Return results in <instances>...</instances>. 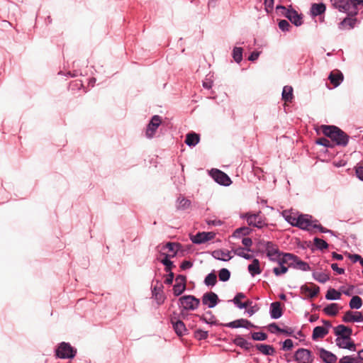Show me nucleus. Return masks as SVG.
<instances>
[{"mask_svg":"<svg viewBox=\"0 0 363 363\" xmlns=\"http://www.w3.org/2000/svg\"><path fill=\"white\" fill-rule=\"evenodd\" d=\"M248 271L252 277L259 274L262 272L259 262L257 259H254L252 262L248 265Z\"/></svg>","mask_w":363,"mask_h":363,"instance_id":"473e14b6","label":"nucleus"},{"mask_svg":"<svg viewBox=\"0 0 363 363\" xmlns=\"http://www.w3.org/2000/svg\"><path fill=\"white\" fill-rule=\"evenodd\" d=\"M162 123V118L158 115H155L152 117L151 120L147 125L145 129V137L148 139H152L155 137L157 128Z\"/></svg>","mask_w":363,"mask_h":363,"instance_id":"6e6552de","label":"nucleus"},{"mask_svg":"<svg viewBox=\"0 0 363 363\" xmlns=\"http://www.w3.org/2000/svg\"><path fill=\"white\" fill-rule=\"evenodd\" d=\"M202 303L207 306L209 308H214L219 302L218 295L213 292H206L202 296Z\"/></svg>","mask_w":363,"mask_h":363,"instance_id":"ddd939ff","label":"nucleus"},{"mask_svg":"<svg viewBox=\"0 0 363 363\" xmlns=\"http://www.w3.org/2000/svg\"><path fill=\"white\" fill-rule=\"evenodd\" d=\"M323 134L330 138L336 145L345 147L347 145L350 137L342 130L335 125H322L320 127Z\"/></svg>","mask_w":363,"mask_h":363,"instance_id":"f257e3e1","label":"nucleus"},{"mask_svg":"<svg viewBox=\"0 0 363 363\" xmlns=\"http://www.w3.org/2000/svg\"><path fill=\"white\" fill-rule=\"evenodd\" d=\"M328 330L323 326H316L313 328L312 338L313 340H317L319 338H323L328 333Z\"/></svg>","mask_w":363,"mask_h":363,"instance_id":"c85d7f7f","label":"nucleus"},{"mask_svg":"<svg viewBox=\"0 0 363 363\" xmlns=\"http://www.w3.org/2000/svg\"><path fill=\"white\" fill-rule=\"evenodd\" d=\"M208 225L220 226L223 225V221L218 219H209L206 220Z\"/></svg>","mask_w":363,"mask_h":363,"instance_id":"0e129e2a","label":"nucleus"},{"mask_svg":"<svg viewBox=\"0 0 363 363\" xmlns=\"http://www.w3.org/2000/svg\"><path fill=\"white\" fill-rule=\"evenodd\" d=\"M247 224L257 228H262L264 225H266L265 223L262 218L260 212L257 213H252L251 216L247 217Z\"/></svg>","mask_w":363,"mask_h":363,"instance_id":"dca6fc26","label":"nucleus"},{"mask_svg":"<svg viewBox=\"0 0 363 363\" xmlns=\"http://www.w3.org/2000/svg\"><path fill=\"white\" fill-rule=\"evenodd\" d=\"M334 4L340 12L355 17L363 7V0H335Z\"/></svg>","mask_w":363,"mask_h":363,"instance_id":"f03ea898","label":"nucleus"},{"mask_svg":"<svg viewBox=\"0 0 363 363\" xmlns=\"http://www.w3.org/2000/svg\"><path fill=\"white\" fill-rule=\"evenodd\" d=\"M357 22V19L355 17L348 16L339 23L338 27L340 29L351 30L354 28Z\"/></svg>","mask_w":363,"mask_h":363,"instance_id":"412c9836","label":"nucleus"},{"mask_svg":"<svg viewBox=\"0 0 363 363\" xmlns=\"http://www.w3.org/2000/svg\"><path fill=\"white\" fill-rule=\"evenodd\" d=\"M291 27V25L286 20L283 19L279 21V28L281 30L284 32L289 31Z\"/></svg>","mask_w":363,"mask_h":363,"instance_id":"5fc2aeb1","label":"nucleus"},{"mask_svg":"<svg viewBox=\"0 0 363 363\" xmlns=\"http://www.w3.org/2000/svg\"><path fill=\"white\" fill-rule=\"evenodd\" d=\"M218 278L220 281H228L230 278V272L226 268H222L218 272Z\"/></svg>","mask_w":363,"mask_h":363,"instance_id":"c03bdc74","label":"nucleus"},{"mask_svg":"<svg viewBox=\"0 0 363 363\" xmlns=\"http://www.w3.org/2000/svg\"><path fill=\"white\" fill-rule=\"evenodd\" d=\"M257 350L264 355H273L275 353V350L272 345L264 344H257Z\"/></svg>","mask_w":363,"mask_h":363,"instance_id":"7c9ffc66","label":"nucleus"},{"mask_svg":"<svg viewBox=\"0 0 363 363\" xmlns=\"http://www.w3.org/2000/svg\"><path fill=\"white\" fill-rule=\"evenodd\" d=\"M294 359L298 363H311L313 361L311 351L304 348L296 351Z\"/></svg>","mask_w":363,"mask_h":363,"instance_id":"1a4fd4ad","label":"nucleus"},{"mask_svg":"<svg viewBox=\"0 0 363 363\" xmlns=\"http://www.w3.org/2000/svg\"><path fill=\"white\" fill-rule=\"evenodd\" d=\"M319 357L325 363H335L337 357L333 352L320 347L318 348Z\"/></svg>","mask_w":363,"mask_h":363,"instance_id":"f3484780","label":"nucleus"},{"mask_svg":"<svg viewBox=\"0 0 363 363\" xmlns=\"http://www.w3.org/2000/svg\"><path fill=\"white\" fill-rule=\"evenodd\" d=\"M245 298V295L243 294V293H241V292H239L238 293L233 301L234 303V304L240 309H243V308H246L247 307H248L249 306H250L252 304V301H247L246 302H241L240 301V299H242V298Z\"/></svg>","mask_w":363,"mask_h":363,"instance_id":"b1692460","label":"nucleus"},{"mask_svg":"<svg viewBox=\"0 0 363 363\" xmlns=\"http://www.w3.org/2000/svg\"><path fill=\"white\" fill-rule=\"evenodd\" d=\"M340 293L335 289H330L328 290L325 294V298L327 300H338L340 298Z\"/></svg>","mask_w":363,"mask_h":363,"instance_id":"79ce46f5","label":"nucleus"},{"mask_svg":"<svg viewBox=\"0 0 363 363\" xmlns=\"http://www.w3.org/2000/svg\"><path fill=\"white\" fill-rule=\"evenodd\" d=\"M55 352L56 357L60 359H73L77 354V349L65 342L58 344Z\"/></svg>","mask_w":363,"mask_h":363,"instance_id":"7ed1b4c3","label":"nucleus"},{"mask_svg":"<svg viewBox=\"0 0 363 363\" xmlns=\"http://www.w3.org/2000/svg\"><path fill=\"white\" fill-rule=\"evenodd\" d=\"M264 246L265 248L267 256L268 257L269 259L272 262L277 259V258L281 253L277 245L273 243L272 242L267 241L264 242Z\"/></svg>","mask_w":363,"mask_h":363,"instance_id":"9b49d317","label":"nucleus"},{"mask_svg":"<svg viewBox=\"0 0 363 363\" xmlns=\"http://www.w3.org/2000/svg\"><path fill=\"white\" fill-rule=\"evenodd\" d=\"M209 174L212 179L220 185L228 186L232 183L229 176L218 169H212L209 172Z\"/></svg>","mask_w":363,"mask_h":363,"instance_id":"0eeeda50","label":"nucleus"},{"mask_svg":"<svg viewBox=\"0 0 363 363\" xmlns=\"http://www.w3.org/2000/svg\"><path fill=\"white\" fill-rule=\"evenodd\" d=\"M349 306L351 309H359L362 306V300L359 296H354L350 299Z\"/></svg>","mask_w":363,"mask_h":363,"instance_id":"a19ab883","label":"nucleus"},{"mask_svg":"<svg viewBox=\"0 0 363 363\" xmlns=\"http://www.w3.org/2000/svg\"><path fill=\"white\" fill-rule=\"evenodd\" d=\"M355 172L357 178L363 182V166L357 167Z\"/></svg>","mask_w":363,"mask_h":363,"instance_id":"774afa93","label":"nucleus"},{"mask_svg":"<svg viewBox=\"0 0 363 363\" xmlns=\"http://www.w3.org/2000/svg\"><path fill=\"white\" fill-rule=\"evenodd\" d=\"M243 50L240 47H235L233 50V58L237 63H240L242 60Z\"/></svg>","mask_w":363,"mask_h":363,"instance_id":"37998d69","label":"nucleus"},{"mask_svg":"<svg viewBox=\"0 0 363 363\" xmlns=\"http://www.w3.org/2000/svg\"><path fill=\"white\" fill-rule=\"evenodd\" d=\"M192 267H193V263L189 260H184L180 264V267L182 270L191 269Z\"/></svg>","mask_w":363,"mask_h":363,"instance_id":"e2e57ef3","label":"nucleus"},{"mask_svg":"<svg viewBox=\"0 0 363 363\" xmlns=\"http://www.w3.org/2000/svg\"><path fill=\"white\" fill-rule=\"evenodd\" d=\"M212 257L218 260L228 262L233 258L231 253L228 250H216L212 252Z\"/></svg>","mask_w":363,"mask_h":363,"instance_id":"6ab92c4d","label":"nucleus"},{"mask_svg":"<svg viewBox=\"0 0 363 363\" xmlns=\"http://www.w3.org/2000/svg\"><path fill=\"white\" fill-rule=\"evenodd\" d=\"M242 243L245 246V250H247V252L251 251V250L250 248L252 245V240L251 238H242Z\"/></svg>","mask_w":363,"mask_h":363,"instance_id":"13d9d810","label":"nucleus"},{"mask_svg":"<svg viewBox=\"0 0 363 363\" xmlns=\"http://www.w3.org/2000/svg\"><path fill=\"white\" fill-rule=\"evenodd\" d=\"M312 276L315 281L322 284L327 282L330 279V277L328 274L320 272H313L312 273Z\"/></svg>","mask_w":363,"mask_h":363,"instance_id":"e433bc0d","label":"nucleus"},{"mask_svg":"<svg viewBox=\"0 0 363 363\" xmlns=\"http://www.w3.org/2000/svg\"><path fill=\"white\" fill-rule=\"evenodd\" d=\"M156 284L152 287V297L156 300L158 304H161L164 301V296L163 294V284L159 280L155 281Z\"/></svg>","mask_w":363,"mask_h":363,"instance_id":"f8f14e48","label":"nucleus"},{"mask_svg":"<svg viewBox=\"0 0 363 363\" xmlns=\"http://www.w3.org/2000/svg\"><path fill=\"white\" fill-rule=\"evenodd\" d=\"M342 321L345 323H362L363 322V315L359 311L353 313L351 311H347L342 317Z\"/></svg>","mask_w":363,"mask_h":363,"instance_id":"2eb2a0df","label":"nucleus"},{"mask_svg":"<svg viewBox=\"0 0 363 363\" xmlns=\"http://www.w3.org/2000/svg\"><path fill=\"white\" fill-rule=\"evenodd\" d=\"M233 342L237 346H238L245 350H249L250 349V347H252V343L247 341L241 335H237L235 337Z\"/></svg>","mask_w":363,"mask_h":363,"instance_id":"c756f323","label":"nucleus"},{"mask_svg":"<svg viewBox=\"0 0 363 363\" xmlns=\"http://www.w3.org/2000/svg\"><path fill=\"white\" fill-rule=\"evenodd\" d=\"M171 323L173 328L178 336H183L186 333L185 324L180 320H176L175 318H171Z\"/></svg>","mask_w":363,"mask_h":363,"instance_id":"a211bd4d","label":"nucleus"},{"mask_svg":"<svg viewBox=\"0 0 363 363\" xmlns=\"http://www.w3.org/2000/svg\"><path fill=\"white\" fill-rule=\"evenodd\" d=\"M316 144L326 147H333V144L326 138H320L316 140Z\"/></svg>","mask_w":363,"mask_h":363,"instance_id":"603ef678","label":"nucleus"},{"mask_svg":"<svg viewBox=\"0 0 363 363\" xmlns=\"http://www.w3.org/2000/svg\"><path fill=\"white\" fill-rule=\"evenodd\" d=\"M289 267H292L296 269H299L303 272H307L311 270V267L309 264L300 259V258L297 256L296 259H295L294 262H290L289 263Z\"/></svg>","mask_w":363,"mask_h":363,"instance_id":"5701e85b","label":"nucleus"},{"mask_svg":"<svg viewBox=\"0 0 363 363\" xmlns=\"http://www.w3.org/2000/svg\"><path fill=\"white\" fill-rule=\"evenodd\" d=\"M334 334L337 336L336 339L350 340L352 334V330L345 325H338L334 328Z\"/></svg>","mask_w":363,"mask_h":363,"instance_id":"9d476101","label":"nucleus"},{"mask_svg":"<svg viewBox=\"0 0 363 363\" xmlns=\"http://www.w3.org/2000/svg\"><path fill=\"white\" fill-rule=\"evenodd\" d=\"M274 262H277L280 266H284V264H287L285 257H284L283 252H281L279 257Z\"/></svg>","mask_w":363,"mask_h":363,"instance_id":"69168bd1","label":"nucleus"},{"mask_svg":"<svg viewBox=\"0 0 363 363\" xmlns=\"http://www.w3.org/2000/svg\"><path fill=\"white\" fill-rule=\"evenodd\" d=\"M177 203V208L179 210L187 209L191 206L190 200H189L183 196L178 197Z\"/></svg>","mask_w":363,"mask_h":363,"instance_id":"58836bf2","label":"nucleus"},{"mask_svg":"<svg viewBox=\"0 0 363 363\" xmlns=\"http://www.w3.org/2000/svg\"><path fill=\"white\" fill-rule=\"evenodd\" d=\"M215 234L212 232L198 233L191 238V240L194 244L204 243L213 238Z\"/></svg>","mask_w":363,"mask_h":363,"instance_id":"4468645a","label":"nucleus"},{"mask_svg":"<svg viewBox=\"0 0 363 363\" xmlns=\"http://www.w3.org/2000/svg\"><path fill=\"white\" fill-rule=\"evenodd\" d=\"M243 322H245V319L240 318V319H238V320L231 321L230 323L223 324V325L225 327L230 328H242Z\"/></svg>","mask_w":363,"mask_h":363,"instance_id":"de8ad7c7","label":"nucleus"},{"mask_svg":"<svg viewBox=\"0 0 363 363\" xmlns=\"http://www.w3.org/2000/svg\"><path fill=\"white\" fill-rule=\"evenodd\" d=\"M293 341L291 339H286L283 342L282 349L284 350H290L293 347Z\"/></svg>","mask_w":363,"mask_h":363,"instance_id":"680f3d73","label":"nucleus"},{"mask_svg":"<svg viewBox=\"0 0 363 363\" xmlns=\"http://www.w3.org/2000/svg\"><path fill=\"white\" fill-rule=\"evenodd\" d=\"M313 245L320 250H323L328 247V244L324 240L318 238H315L313 239Z\"/></svg>","mask_w":363,"mask_h":363,"instance_id":"49530a36","label":"nucleus"},{"mask_svg":"<svg viewBox=\"0 0 363 363\" xmlns=\"http://www.w3.org/2000/svg\"><path fill=\"white\" fill-rule=\"evenodd\" d=\"M339 363H359L357 357L352 356H344L339 360Z\"/></svg>","mask_w":363,"mask_h":363,"instance_id":"864d4df0","label":"nucleus"},{"mask_svg":"<svg viewBox=\"0 0 363 363\" xmlns=\"http://www.w3.org/2000/svg\"><path fill=\"white\" fill-rule=\"evenodd\" d=\"M339 311V306L337 303H330L328 304L324 308L323 312L328 315L334 316L336 315Z\"/></svg>","mask_w":363,"mask_h":363,"instance_id":"f704fd0d","label":"nucleus"},{"mask_svg":"<svg viewBox=\"0 0 363 363\" xmlns=\"http://www.w3.org/2000/svg\"><path fill=\"white\" fill-rule=\"evenodd\" d=\"M274 0H264L265 10L267 13H270L274 8Z\"/></svg>","mask_w":363,"mask_h":363,"instance_id":"052dcab7","label":"nucleus"},{"mask_svg":"<svg viewBox=\"0 0 363 363\" xmlns=\"http://www.w3.org/2000/svg\"><path fill=\"white\" fill-rule=\"evenodd\" d=\"M281 96L284 101H291L293 99V88L290 86H284Z\"/></svg>","mask_w":363,"mask_h":363,"instance_id":"4c0bfd02","label":"nucleus"},{"mask_svg":"<svg viewBox=\"0 0 363 363\" xmlns=\"http://www.w3.org/2000/svg\"><path fill=\"white\" fill-rule=\"evenodd\" d=\"M313 228L318 229L319 231L323 233H329L331 235H335V233L333 230L327 229V228L323 227L321 225L317 224L316 223L314 224V225H313Z\"/></svg>","mask_w":363,"mask_h":363,"instance_id":"4d7b16f0","label":"nucleus"},{"mask_svg":"<svg viewBox=\"0 0 363 363\" xmlns=\"http://www.w3.org/2000/svg\"><path fill=\"white\" fill-rule=\"evenodd\" d=\"M300 289L301 294L306 295V296L311 298L316 296L320 291V288L318 286H315L313 289H311L306 284L302 285Z\"/></svg>","mask_w":363,"mask_h":363,"instance_id":"393cba45","label":"nucleus"},{"mask_svg":"<svg viewBox=\"0 0 363 363\" xmlns=\"http://www.w3.org/2000/svg\"><path fill=\"white\" fill-rule=\"evenodd\" d=\"M251 337L255 341H264L267 340V335L263 332H254L251 333Z\"/></svg>","mask_w":363,"mask_h":363,"instance_id":"8fccbe9b","label":"nucleus"},{"mask_svg":"<svg viewBox=\"0 0 363 363\" xmlns=\"http://www.w3.org/2000/svg\"><path fill=\"white\" fill-rule=\"evenodd\" d=\"M325 9V5L323 3L313 4L311 8V13L312 16H317L323 14Z\"/></svg>","mask_w":363,"mask_h":363,"instance_id":"2f4dec72","label":"nucleus"},{"mask_svg":"<svg viewBox=\"0 0 363 363\" xmlns=\"http://www.w3.org/2000/svg\"><path fill=\"white\" fill-rule=\"evenodd\" d=\"M343 74L340 71H337L336 73L333 72H330L329 74L328 79L331 84L334 85L335 87L338 86L341 82L343 81Z\"/></svg>","mask_w":363,"mask_h":363,"instance_id":"a878e982","label":"nucleus"},{"mask_svg":"<svg viewBox=\"0 0 363 363\" xmlns=\"http://www.w3.org/2000/svg\"><path fill=\"white\" fill-rule=\"evenodd\" d=\"M161 255H163L164 256V258L160 259L159 258H157V259L160 260V262L163 264L164 265L165 268H164V270L166 272H172V269L173 267H175V265L174 264L173 262H172L170 260V258L172 257H170L169 255H167V254H164V253H162Z\"/></svg>","mask_w":363,"mask_h":363,"instance_id":"cd10ccee","label":"nucleus"},{"mask_svg":"<svg viewBox=\"0 0 363 363\" xmlns=\"http://www.w3.org/2000/svg\"><path fill=\"white\" fill-rule=\"evenodd\" d=\"M277 11H281L284 16L287 18L296 26H300L302 24V17L296 11L291 9H286L284 6L278 5L276 7Z\"/></svg>","mask_w":363,"mask_h":363,"instance_id":"20e7f679","label":"nucleus"},{"mask_svg":"<svg viewBox=\"0 0 363 363\" xmlns=\"http://www.w3.org/2000/svg\"><path fill=\"white\" fill-rule=\"evenodd\" d=\"M204 284L207 286H214L217 283V277L214 272L209 273L204 279Z\"/></svg>","mask_w":363,"mask_h":363,"instance_id":"ea45409f","label":"nucleus"},{"mask_svg":"<svg viewBox=\"0 0 363 363\" xmlns=\"http://www.w3.org/2000/svg\"><path fill=\"white\" fill-rule=\"evenodd\" d=\"M200 140L199 135L196 133H189L186 135L185 143L189 147L196 146Z\"/></svg>","mask_w":363,"mask_h":363,"instance_id":"bb28decb","label":"nucleus"},{"mask_svg":"<svg viewBox=\"0 0 363 363\" xmlns=\"http://www.w3.org/2000/svg\"><path fill=\"white\" fill-rule=\"evenodd\" d=\"M294 220H296L295 223H291L293 226L298 227L302 230H310L313 228V225L318 220H312V216L308 214H301L298 216L297 218H294Z\"/></svg>","mask_w":363,"mask_h":363,"instance_id":"423d86ee","label":"nucleus"},{"mask_svg":"<svg viewBox=\"0 0 363 363\" xmlns=\"http://www.w3.org/2000/svg\"><path fill=\"white\" fill-rule=\"evenodd\" d=\"M336 345L341 349H346L350 351H356V345L350 340L335 339Z\"/></svg>","mask_w":363,"mask_h":363,"instance_id":"aec40b11","label":"nucleus"},{"mask_svg":"<svg viewBox=\"0 0 363 363\" xmlns=\"http://www.w3.org/2000/svg\"><path fill=\"white\" fill-rule=\"evenodd\" d=\"M288 272V267L285 266H280V267H274L273 272L276 276H280Z\"/></svg>","mask_w":363,"mask_h":363,"instance_id":"6e6d98bb","label":"nucleus"},{"mask_svg":"<svg viewBox=\"0 0 363 363\" xmlns=\"http://www.w3.org/2000/svg\"><path fill=\"white\" fill-rule=\"evenodd\" d=\"M270 317L272 319H278L282 315V310L281 308V303L275 301L271 303L269 309Z\"/></svg>","mask_w":363,"mask_h":363,"instance_id":"4be33fe9","label":"nucleus"},{"mask_svg":"<svg viewBox=\"0 0 363 363\" xmlns=\"http://www.w3.org/2000/svg\"><path fill=\"white\" fill-rule=\"evenodd\" d=\"M208 336V331L198 329L194 332V337L199 340H206Z\"/></svg>","mask_w":363,"mask_h":363,"instance_id":"3c124183","label":"nucleus"},{"mask_svg":"<svg viewBox=\"0 0 363 363\" xmlns=\"http://www.w3.org/2000/svg\"><path fill=\"white\" fill-rule=\"evenodd\" d=\"M245 250V249H244V248H242V247H240L237 248V249L234 251V252H235V254L236 255H238V256H239V257H242V258H244V259H245L250 260V259H252V255H250V254H248V253H245V252H244V250Z\"/></svg>","mask_w":363,"mask_h":363,"instance_id":"09e8293b","label":"nucleus"},{"mask_svg":"<svg viewBox=\"0 0 363 363\" xmlns=\"http://www.w3.org/2000/svg\"><path fill=\"white\" fill-rule=\"evenodd\" d=\"M252 233V229L247 226H242L237 228L233 233V237L235 238H240L242 236H246Z\"/></svg>","mask_w":363,"mask_h":363,"instance_id":"72a5a7b5","label":"nucleus"},{"mask_svg":"<svg viewBox=\"0 0 363 363\" xmlns=\"http://www.w3.org/2000/svg\"><path fill=\"white\" fill-rule=\"evenodd\" d=\"M331 268L333 271L336 272L338 274H343L345 273V269L343 268L339 267L337 263H333L331 264Z\"/></svg>","mask_w":363,"mask_h":363,"instance_id":"338daca9","label":"nucleus"},{"mask_svg":"<svg viewBox=\"0 0 363 363\" xmlns=\"http://www.w3.org/2000/svg\"><path fill=\"white\" fill-rule=\"evenodd\" d=\"M179 306L184 311H194L200 305V300L192 295H184L179 298Z\"/></svg>","mask_w":363,"mask_h":363,"instance_id":"39448f33","label":"nucleus"},{"mask_svg":"<svg viewBox=\"0 0 363 363\" xmlns=\"http://www.w3.org/2000/svg\"><path fill=\"white\" fill-rule=\"evenodd\" d=\"M283 255L289 266L290 262H294L297 257L296 255L291 253H283Z\"/></svg>","mask_w":363,"mask_h":363,"instance_id":"bf43d9fd","label":"nucleus"},{"mask_svg":"<svg viewBox=\"0 0 363 363\" xmlns=\"http://www.w3.org/2000/svg\"><path fill=\"white\" fill-rule=\"evenodd\" d=\"M186 290V284L181 283L179 284L176 282V284L173 286V294L175 296H179Z\"/></svg>","mask_w":363,"mask_h":363,"instance_id":"a18cd8bd","label":"nucleus"},{"mask_svg":"<svg viewBox=\"0 0 363 363\" xmlns=\"http://www.w3.org/2000/svg\"><path fill=\"white\" fill-rule=\"evenodd\" d=\"M181 247V245L176 242H169L166 243L164 246H163V249H167L169 252H173L172 255H169L170 257H174L177 255V253L179 248Z\"/></svg>","mask_w":363,"mask_h":363,"instance_id":"c9c22d12","label":"nucleus"}]
</instances>
